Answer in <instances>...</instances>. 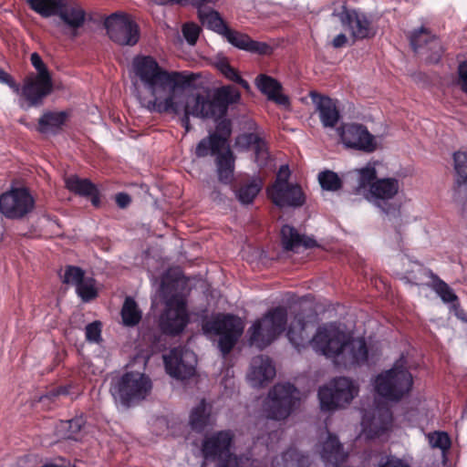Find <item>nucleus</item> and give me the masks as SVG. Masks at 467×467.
Segmentation results:
<instances>
[{
    "mask_svg": "<svg viewBox=\"0 0 467 467\" xmlns=\"http://www.w3.org/2000/svg\"><path fill=\"white\" fill-rule=\"evenodd\" d=\"M132 93L140 105L158 113L183 114L182 125L190 130V116L217 119L223 106L210 102L208 94L186 87L191 78L161 67L150 56H136L130 69Z\"/></svg>",
    "mask_w": 467,
    "mask_h": 467,
    "instance_id": "obj_1",
    "label": "nucleus"
},
{
    "mask_svg": "<svg viewBox=\"0 0 467 467\" xmlns=\"http://www.w3.org/2000/svg\"><path fill=\"white\" fill-rule=\"evenodd\" d=\"M310 343L317 352L333 358L337 365L348 367L361 364L368 358L365 340L352 338L334 324L318 327Z\"/></svg>",
    "mask_w": 467,
    "mask_h": 467,
    "instance_id": "obj_2",
    "label": "nucleus"
},
{
    "mask_svg": "<svg viewBox=\"0 0 467 467\" xmlns=\"http://www.w3.org/2000/svg\"><path fill=\"white\" fill-rule=\"evenodd\" d=\"M30 8L43 17L57 16L63 32L74 37L84 25L86 13L81 5L74 0H26Z\"/></svg>",
    "mask_w": 467,
    "mask_h": 467,
    "instance_id": "obj_3",
    "label": "nucleus"
},
{
    "mask_svg": "<svg viewBox=\"0 0 467 467\" xmlns=\"http://www.w3.org/2000/svg\"><path fill=\"white\" fill-rule=\"evenodd\" d=\"M152 389L150 379L139 371H128L115 377L110 382V394L115 401L124 406H130L146 399Z\"/></svg>",
    "mask_w": 467,
    "mask_h": 467,
    "instance_id": "obj_4",
    "label": "nucleus"
},
{
    "mask_svg": "<svg viewBox=\"0 0 467 467\" xmlns=\"http://www.w3.org/2000/svg\"><path fill=\"white\" fill-rule=\"evenodd\" d=\"M412 386V376L405 368V361L400 358L393 367L379 374L375 379L377 393L389 400H399L407 394Z\"/></svg>",
    "mask_w": 467,
    "mask_h": 467,
    "instance_id": "obj_5",
    "label": "nucleus"
},
{
    "mask_svg": "<svg viewBox=\"0 0 467 467\" xmlns=\"http://www.w3.org/2000/svg\"><path fill=\"white\" fill-rule=\"evenodd\" d=\"M286 316L285 308L275 307L254 321L248 329L250 344L261 349L269 346L284 331Z\"/></svg>",
    "mask_w": 467,
    "mask_h": 467,
    "instance_id": "obj_6",
    "label": "nucleus"
},
{
    "mask_svg": "<svg viewBox=\"0 0 467 467\" xmlns=\"http://www.w3.org/2000/svg\"><path fill=\"white\" fill-rule=\"evenodd\" d=\"M243 320L233 315H217L206 321L202 329L219 337L218 347L223 355L230 353L244 332Z\"/></svg>",
    "mask_w": 467,
    "mask_h": 467,
    "instance_id": "obj_7",
    "label": "nucleus"
},
{
    "mask_svg": "<svg viewBox=\"0 0 467 467\" xmlns=\"http://www.w3.org/2000/svg\"><path fill=\"white\" fill-rule=\"evenodd\" d=\"M299 402V391L290 383L276 384L269 391L264 403L268 419L283 420L290 416Z\"/></svg>",
    "mask_w": 467,
    "mask_h": 467,
    "instance_id": "obj_8",
    "label": "nucleus"
},
{
    "mask_svg": "<svg viewBox=\"0 0 467 467\" xmlns=\"http://www.w3.org/2000/svg\"><path fill=\"white\" fill-rule=\"evenodd\" d=\"M290 171L287 165H282L275 182L267 189L268 197L278 207H300L306 198L301 187L288 182Z\"/></svg>",
    "mask_w": 467,
    "mask_h": 467,
    "instance_id": "obj_9",
    "label": "nucleus"
},
{
    "mask_svg": "<svg viewBox=\"0 0 467 467\" xmlns=\"http://www.w3.org/2000/svg\"><path fill=\"white\" fill-rule=\"evenodd\" d=\"M358 391L355 383L348 378H338L330 382L328 386L319 389L318 397L321 409L333 410L348 405Z\"/></svg>",
    "mask_w": 467,
    "mask_h": 467,
    "instance_id": "obj_10",
    "label": "nucleus"
},
{
    "mask_svg": "<svg viewBox=\"0 0 467 467\" xmlns=\"http://www.w3.org/2000/svg\"><path fill=\"white\" fill-rule=\"evenodd\" d=\"M232 435L229 431H219L207 438L202 445V452L206 459L218 458V467H247L243 459H237L230 452Z\"/></svg>",
    "mask_w": 467,
    "mask_h": 467,
    "instance_id": "obj_11",
    "label": "nucleus"
},
{
    "mask_svg": "<svg viewBox=\"0 0 467 467\" xmlns=\"http://www.w3.org/2000/svg\"><path fill=\"white\" fill-rule=\"evenodd\" d=\"M34 207L35 200L26 188H12L0 194V213L8 219H22Z\"/></svg>",
    "mask_w": 467,
    "mask_h": 467,
    "instance_id": "obj_12",
    "label": "nucleus"
},
{
    "mask_svg": "<svg viewBox=\"0 0 467 467\" xmlns=\"http://www.w3.org/2000/svg\"><path fill=\"white\" fill-rule=\"evenodd\" d=\"M189 322L186 301L183 296L175 295L165 302V310L160 317L161 330L169 335H178Z\"/></svg>",
    "mask_w": 467,
    "mask_h": 467,
    "instance_id": "obj_13",
    "label": "nucleus"
},
{
    "mask_svg": "<svg viewBox=\"0 0 467 467\" xmlns=\"http://www.w3.org/2000/svg\"><path fill=\"white\" fill-rule=\"evenodd\" d=\"M109 38L120 46H134L140 38L137 24L124 14H112L105 20Z\"/></svg>",
    "mask_w": 467,
    "mask_h": 467,
    "instance_id": "obj_14",
    "label": "nucleus"
},
{
    "mask_svg": "<svg viewBox=\"0 0 467 467\" xmlns=\"http://www.w3.org/2000/svg\"><path fill=\"white\" fill-rule=\"evenodd\" d=\"M52 91L51 75L31 73L25 78L22 87L19 86V92L16 93L27 103V107H38Z\"/></svg>",
    "mask_w": 467,
    "mask_h": 467,
    "instance_id": "obj_15",
    "label": "nucleus"
},
{
    "mask_svg": "<svg viewBox=\"0 0 467 467\" xmlns=\"http://www.w3.org/2000/svg\"><path fill=\"white\" fill-rule=\"evenodd\" d=\"M166 371L172 378L185 379L195 373V354L186 348H173L163 357Z\"/></svg>",
    "mask_w": 467,
    "mask_h": 467,
    "instance_id": "obj_16",
    "label": "nucleus"
},
{
    "mask_svg": "<svg viewBox=\"0 0 467 467\" xmlns=\"http://www.w3.org/2000/svg\"><path fill=\"white\" fill-rule=\"evenodd\" d=\"M392 424V415L389 408L377 407L365 413L362 419V432L368 439L382 435Z\"/></svg>",
    "mask_w": 467,
    "mask_h": 467,
    "instance_id": "obj_17",
    "label": "nucleus"
},
{
    "mask_svg": "<svg viewBox=\"0 0 467 467\" xmlns=\"http://www.w3.org/2000/svg\"><path fill=\"white\" fill-rule=\"evenodd\" d=\"M340 137L343 143L349 148L371 152L376 149L375 138L368 130L358 124H347L341 129Z\"/></svg>",
    "mask_w": 467,
    "mask_h": 467,
    "instance_id": "obj_18",
    "label": "nucleus"
},
{
    "mask_svg": "<svg viewBox=\"0 0 467 467\" xmlns=\"http://www.w3.org/2000/svg\"><path fill=\"white\" fill-rule=\"evenodd\" d=\"M275 376L272 360L265 356L254 357L247 373V380L254 388H262L270 383Z\"/></svg>",
    "mask_w": 467,
    "mask_h": 467,
    "instance_id": "obj_19",
    "label": "nucleus"
},
{
    "mask_svg": "<svg viewBox=\"0 0 467 467\" xmlns=\"http://www.w3.org/2000/svg\"><path fill=\"white\" fill-rule=\"evenodd\" d=\"M317 451L325 462L333 465L343 462L348 457V453L344 451L337 438L329 432L320 435Z\"/></svg>",
    "mask_w": 467,
    "mask_h": 467,
    "instance_id": "obj_20",
    "label": "nucleus"
},
{
    "mask_svg": "<svg viewBox=\"0 0 467 467\" xmlns=\"http://www.w3.org/2000/svg\"><path fill=\"white\" fill-rule=\"evenodd\" d=\"M410 39L415 52H420L425 45L427 46V49L431 51L427 59L431 63H437L440 60L442 54L441 43L426 28L420 27L419 30H415L411 33Z\"/></svg>",
    "mask_w": 467,
    "mask_h": 467,
    "instance_id": "obj_21",
    "label": "nucleus"
},
{
    "mask_svg": "<svg viewBox=\"0 0 467 467\" xmlns=\"http://www.w3.org/2000/svg\"><path fill=\"white\" fill-rule=\"evenodd\" d=\"M310 96L318 112L322 125L325 128H334L340 119L336 101L328 97L320 96L315 92H312Z\"/></svg>",
    "mask_w": 467,
    "mask_h": 467,
    "instance_id": "obj_22",
    "label": "nucleus"
},
{
    "mask_svg": "<svg viewBox=\"0 0 467 467\" xmlns=\"http://www.w3.org/2000/svg\"><path fill=\"white\" fill-rule=\"evenodd\" d=\"M398 180L392 178L376 180L364 197L376 205L380 206L381 202L392 199L399 192Z\"/></svg>",
    "mask_w": 467,
    "mask_h": 467,
    "instance_id": "obj_23",
    "label": "nucleus"
},
{
    "mask_svg": "<svg viewBox=\"0 0 467 467\" xmlns=\"http://www.w3.org/2000/svg\"><path fill=\"white\" fill-rule=\"evenodd\" d=\"M333 16H337L342 25L349 27L354 38L363 39L370 36L371 30L368 21L355 11H349L343 7L342 12L338 14L334 13Z\"/></svg>",
    "mask_w": 467,
    "mask_h": 467,
    "instance_id": "obj_24",
    "label": "nucleus"
},
{
    "mask_svg": "<svg viewBox=\"0 0 467 467\" xmlns=\"http://www.w3.org/2000/svg\"><path fill=\"white\" fill-rule=\"evenodd\" d=\"M223 36L239 49L259 55H266L271 52V47L266 43L254 41L247 35L232 30L228 26Z\"/></svg>",
    "mask_w": 467,
    "mask_h": 467,
    "instance_id": "obj_25",
    "label": "nucleus"
},
{
    "mask_svg": "<svg viewBox=\"0 0 467 467\" xmlns=\"http://www.w3.org/2000/svg\"><path fill=\"white\" fill-rule=\"evenodd\" d=\"M235 146L243 150L252 149L254 150L255 161L259 166L266 164L269 154L265 140L259 133L250 132L239 135L235 140Z\"/></svg>",
    "mask_w": 467,
    "mask_h": 467,
    "instance_id": "obj_26",
    "label": "nucleus"
},
{
    "mask_svg": "<svg viewBox=\"0 0 467 467\" xmlns=\"http://www.w3.org/2000/svg\"><path fill=\"white\" fill-rule=\"evenodd\" d=\"M255 84L268 99L280 106L287 107L289 105V99L282 93V86L276 79L266 75H259L255 79Z\"/></svg>",
    "mask_w": 467,
    "mask_h": 467,
    "instance_id": "obj_27",
    "label": "nucleus"
},
{
    "mask_svg": "<svg viewBox=\"0 0 467 467\" xmlns=\"http://www.w3.org/2000/svg\"><path fill=\"white\" fill-rule=\"evenodd\" d=\"M67 118L66 111H46L39 118L36 129L45 135L56 134L62 130Z\"/></svg>",
    "mask_w": 467,
    "mask_h": 467,
    "instance_id": "obj_28",
    "label": "nucleus"
},
{
    "mask_svg": "<svg viewBox=\"0 0 467 467\" xmlns=\"http://www.w3.org/2000/svg\"><path fill=\"white\" fill-rule=\"evenodd\" d=\"M309 322L310 319L308 316L306 317L303 313H298L289 324L287 337L296 348L304 347L307 342L308 334L306 332V327Z\"/></svg>",
    "mask_w": 467,
    "mask_h": 467,
    "instance_id": "obj_29",
    "label": "nucleus"
},
{
    "mask_svg": "<svg viewBox=\"0 0 467 467\" xmlns=\"http://www.w3.org/2000/svg\"><path fill=\"white\" fill-rule=\"evenodd\" d=\"M230 135V130L227 129L224 136L213 133L209 137L202 139L196 146L195 154L199 158L209 154L217 156L226 147L227 137Z\"/></svg>",
    "mask_w": 467,
    "mask_h": 467,
    "instance_id": "obj_30",
    "label": "nucleus"
},
{
    "mask_svg": "<svg viewBox=\"0 0 467 467\" xmlns=\"http://www.w3.org/2000/svg\"><path fill=\"white\" fill-rule=\"evenodd\" d=\"M215 165L219 182L230 184L234 180V156L228 147L216 156Z\"/></svg>",
    "mask_w": 467,
    "mask_h": 467,
    "instance_id": "obj_31",
    "label": "nucleus"
},
{
    "mask_svg": "<svg viewBox=\"0 0 467 467\" xmlns=\"http://www.w3.org/2000/svg\"><path fill=\"white\" fill-rule=\"evenodd\" d=\"M67 189L70 192L82 196L91 197V202L95 206L99 203L97 187L88 179H81L77 175H70L65 178Z\"/></svg>",
    "mask_w": 467,
    "mask_h": 467,
    "instance_id": "obj_32",
    "label": "nucleus"
},
{
    "mask_svg": "<svg viewBox=\"0 0 467 467\" xmlns=\"http://www.w3.org/2000/svg\"><path fill=\"white\" fill-rule=\"evenodd\" d=\"M281 239L285 250H295L300 246L311 248L317 245L313 238L301 235L294 227L289 225H284L281 229Z\"/></svg>",
    "mask_w": 467,
    "mask_h": 467,
    "instance_id": "obj_33",
    "label": "nucleus"
},
{
    "mask_svg": "<svg viewBox=\"0 0 467 467\" xmlns=\"http://www.w3.org/2000/svg\"><path fill=\"white\" fill-rule=\"evenodd\" d=\"M190 425L192 430L202 431L213 422L212 415V406L205 402L204 400L194 407L190 414Z\"/></svg>",
    "mask_w": 467,
    "mask_h": 467,
    "instance_id": "obj_34",
    "label": "nucleus"
},
{
    "mask_svg": "<svg viewBox=\"0 0 467 467\" xmlns=\"http://www.w3.org/2000/svg\"><path fill=\"white\" fill-rule=\"evenodd\" d=\"M198 16L202 26L223 35L227 26L221 18L219 14L208 7L200 8Z\"/></svg>",
    "mask_w": 467,
    "mask_h": 467,
    "instance_id": "obj_35",
    "label": "nucleus"
},
{
    "mask_svg": "<svg viewBox=\"0 0 467 467\" xmlns=\"http://www.w3.org/2000/svg\"><path fill=\"white\" fill-rule=\"evenodd\" d=\"M122 323L126 327H135L140 323L142 317V312L139 308L136 301L131 297H127L121 308Z\"/></svg>",
    "mask_w": 467,
    "mask_h": 467,
    "instance_id": "obj_36",
    "label": "nucleus"
},
{
    "mask_svg": "<svg viewBox=\"0 0 467 467\" xmlns=\"http://www.w3.org/2000/svg\"><path fill=\"white\" fill-rule=\"evenodd\" d=\"M263 187L260 179L255 178L240 185L236 192V197L243 204L251 203Z\"/></svg>",
    "mask_w": 467,
    "mask_h": 467,
    "instance_id": "obj_37",
    "label": "nucleus"
},
{
    "mask_svg": "<svg viewBox=\"0 0 467 467\" xmlns=\"http://www.w3.org/2000/svg\"><path fill=\"white\" fill-rule=\"evenodd\" d=\"M429 275V271L420 264L408 260V268L405 271L404 276L407 282L415 285H421L425 284Z\"/></svg>",
    "mask_w": 467,
    "mask_h": 467,
    "instance_id": "obj_38",
    "label": "nucleus"
},
{
    "mask_svg": "<svg viewBox=\"0 0 467 467\" xmlns=\"http://www.w3.org/2000/svg\"><path fill=\"white\" fill-rule=\"evenodd\" d=\"M359 178L358 185L356 188L357 194L365 195L369 190L370 185L376 181V169L374 166L368 164L366 167L358 170Z\"/></svg>",
    "mask_w": 467,
    "mask_h": 467,
    "instance_id": "obj_39",
    "label": "nucleus"
},
{
    "mask_svg": "<svg viewBox=\"0 0 467 467\" xmlns=\"http://www.w3.org/2000/svg\"><path fill=\"white\" fill-rule=\"evenodd\" d=\"M239 99L240 93L233 87L227 86L222 88L219 90L217 98H210V102H217L223 106V112L219 116H217V118H220L226 112L228 105L237 102Z\"/></svg>",
    "mask_w": 467,
    "mask_h": 467,
    "instance_id": "obj_40",
    "label": "nucleus"
},
{
    "mask_svg": "<svg viewBox=\"0 0 467 467\" xmlns=\"http://www.w3.org/2000/svg\"><path fill=\"white\" fill-rule=\"evenodd\" d=\"M85 423L82 417L75 418L69 420L62 421L60 423V431H63V436L67 439H77V434L81 431Z\"/></svg>",
    "mask_w": 467,
    "mask_h": 467,
    "instance_id": "obj_41",
    "label": "nucleus"
},
{
    "mask_svg": "<svg viewBox=\"0 0 467 467\" xmlns=\"http://www.w3.org/2000/svg\"><path fill=\"white\" fill-rule=\"evenodd\" d=\"M283 467H308L307 457L299 453L296 450L287 451L281 458Z\"/></svg>",
    "mask_w": 467,
    "mask_h": 467,
    "instance_id": "obj_42",
    "label": "nucleus"
},
{
    "mask_svg": "<svg viewBox=\"0 0 467 467\" xmlns=\"http://www.w3.org/2000/svg\"><path fill=\"white\" fill-rule=\"evenodd\" d=\"M318 181L322 189L327 191H337L342 182L337 174L331 171H322L318 175Z\"/></svg>",
    "mask_w": 467,
    "mask_h": 467,
    "instance_id": "obj_43",
    "label": "nucleus"
},
{
    "mask_svg": "<svg viewBox=\"0 0 467 467\" xmlns=\"http://www.w3.org/2000/svg\"><path fill=\"white\" fill-rule=\"evenodd\" d=\"M76 288L78 295L83 301L87 302L97 296V289L93 278L84 277Z\"/></svg>",
    "mask_w": 467,
    "mask_h": 467,
    "instance_id": "obj_44",
    "label": "nucleus"
},
{
    "mask_svg": "<svg viewBox=\"0 0 467 467\" xmlns=\"http://www.w3.org/2000/svg\"><path fill=\"white\" fill-rule=\"evenodd\" d=\"M84 277V272L79 267L67 266L65 271L63 282L77 287Z\"/></svg>",
    "mask_w": 467,
    "mask_h": 467,
    "instance_id": "obj_45",
    "label": "nucleus"
},
{
    "mask_svg": "<svg viewBox=\"0 0 467 467\" xmlns=\"http://www.w3.org/2000/svg\"><path fill=\"white\" fill-rule=\"evenodd\" d=\"M101 327L99 321H94L87 325L85 327L86 340L89 343H99L102 340Z\"/></svg>",
    "mask_w": 467,
    "mask_h": 467,
    "instance_id": "obj_46",
    "label": "nucleus"
},
{
    "mask_svg": "<svg viewBox=\"0 0 467 467\" xmlns=\"http://www.w3.org/2000/svg\"><path fill=\"white\" fill-rule=\"evenodd\" d=\"M454 168L457 172V178L455 180L456 191L458 192V180L461 177H467L464 173L463 169L467 167V152L458 151L453 155Z\"/></svg>",
    "mask_w": 467,
    "mask_h": 467,
    "instance_id": "obj_47",
    "label": "nucleus"
},
{
    "mask_svg": "<svg viewBox=\"0 0 467 467\" xmlns=\"http://www.w3.org/2000/svg\"><path fill=\"white\" fill-rule=\"evenodd\" d=\"M215 66L225 78L232 81H234L238 75V72L231 67L229 61L224 57L218 58L215 62Z\"/></svg>",
    "mask_w": 467,
    "mask_h": 467,
    "instance_id": "obj_48",
    "label": "nucleus"
},
{
    "mask_svg": "<svg viewBox=\"0 0 467 467\" xmlns=\"http://www.w3.org/2000/svg\"><path fill=\"white\" fill-rule=\"evenodd\" d=\"M200 31V27L193 23H187L182 26L183 36L191 46L195 45L199 37Z\"/></svg>",
    "mask_w": 467,
    "mask_h": 467,
    "instance_id": "obj_49",
    "label": "nucleus"
},
{
    "mask_svg": "<svg viewBox=\"0 0 467 467\" xmlns=\"http://www.w3.org/2000/svg\"><path fill=\"white\" fill-rule=\"evenodd\" d=\"M430 442L432 447L440 448L442 451L447 450L451 445L450 438L445 432H435L430 437Z\"/></svg>",
    "mask_w": 467,
    "mask_h": 467,
    "instance_id": "obj_50",
    "label": "nucleus"
},
{
    "mask_svg": "<svg viewBox=\"0 0 467 467\" xmlns=\"http://www.w3.org/2000/svg\"><path fill=\"white\" fill-rule=\"evenodd\" d=\"M379 467H411L408 462L393 455L382 457Z\"/></svg>",
    "mask_w": 467,
    "mask_h": 467,
    "instance_id": "obj_51",
    "label": "nucleus"
},
{
    "mask_svg": "<svg viewBox=\"0 0 467 467\" xmlns=\"http://www.w3.org/2000/svg\"><path fill=\"white\" fill-rule=\"evenodd\" d=\"M457 85L463 92L467 93V61L459 65Z\"/></svg>",
    "mask_w": 467,
    "mask_h": 467,
    "instance_id": "obj_52",
    "label": "nucleus"
},
{
    "mask_svg": "<svg viewBox=\"0 0 467 467\" xmlns=\"http://www.w3.org/2000/svg\"><path fill=\"white\" fill-rule=\"evenodd\" d=\"M30 60L33 67L37 71L36 74L50 75V73L47 70V67H46L45 63L43 62L42 58L37 53L31 54Z\"/></svg>",
    "mask_w": 467,
    "mask_h": 467,
    "instance_id": "obj_53",
    "label": "nucleus"
},
{
    "mask_svg": "<svg viewBox=\"0 0 467 467\" xmlns=\"http://www.w3.org/2000/svg\"><path fill=\"white\" fill-rule=\"evenodd\" d=\"M438 293L445 302H453L456 299V296L451 289L444 283L438 285Z\"/></svg>",
    "mask_w": 467,
    "mask_h": 467,
    "instance_id": "obj_54",
    "label": "nucleus"
},
{
    "mask_svg": "<svg viewBox=\"0 0 467 467\" xmlns=\"http://www.w3.org/2000/svg\"><path fill=\"white\" fill-rule=\"evenodd\" d=\"M0 83L6 84L14 90V92H19V85L15 81L11 75L2 68H0Z\"/></svg>",
    "mask_w": 467,
    "mask_h": 467,
    "instance_id": "obj_55",
    "label": "nucleus"
},
{
    "mask_svg": "<svg viewBox=\"0 0 467 467\" xmlns=\"http://www.w3.org/2000/svg\"><path fill=\"white\" fill-rule=\"evenodd\" d=\"M115 200H116L118 206L120 208L127 207L131 202L130 195L127 193H124V192L118 193L116 195Z\"/></svg>",
    "mask_w": 467,
    "mask_h": 467,
    "instance_id": "obj_56",
    "label": "nucleus"
},
{
    "mask_svg": "<svg viewBox=\"0 0 467 467\" xmlns=\"http://www.w3.org/2000/svg\"><path fill=\"white\" fill-rule=\"evenodd\" d=\"M214 1L215 0H182V2H189L192 5H193L194 6H196L198 8V11H199L200 8H204L205 5L213 3Z\"/></svg>",
    "mask_w": 467,
    "mask_h": 467,
    "instance_id": "obj_57",
    "label": "nucleus"
},
{
    "mask_svg": "<svg viewBox=\"0 0 467 467\" xmlns=\"http://www.w3.org/2000/svg\"><path fill=\"white\" fill-rule=\"evenodd\" d=\"M347 36L344 34L337 35L332 41L334 47L338 48L343 47L347 43Z\"/></svg>",
    "mask_w": 467,
    "mask_h": 467,
    "instance_id": "obj_58",
    "label": "nucleus"
},
{
    "mask_svg": "<svg viewBox=\"0 0 467 467\" xmlns=\"http://www.w3.org/2000/svg\"><path fill=\"white\" fill-rule=\"evenodd\" d=\"M467 192V176L461 177L458 180V192Z\"/></svg>",
    "mask_w": 467,
    "mask_h": 467,
    "instance_id": "obj_59",
    "label": "nucleus"
},
{
    "mask_svg": "<svg viewBox=\"0 0 467 467\" xmlns=\"http://www.w3.org/2000/svg\"><path fill=\"white\" fill-rule=\"evenodd\" d=\"M234 82H236V83L240 84L246 90L250 89V85L248 84V82L246 80L243 79L239 76V74L236 76V78H234Z\"/></svg>",
    "mask_w": 467,
    "mask_h": 467,
    "instance_id": "obj_60",
    "label": "nucleus"
},
{
    "mask_svg": "<svg viewBox=\"0 0 467 467\" xmlns=\"http://www.w3.org/2000/svg\"><path fill=\"white\" fill-rule=\"evenodd\" d=\"M68 394V387H60L57 390L51 393L52 396L58 395H67Z\"/></svg>",
    "mask_w": 467,
    "mask_h": 467,
    "instance_id": "obj_61",
    "label": "nucleus"
},
{
    "mask_svg": "<svg viewBox=\"0 0 467 467\" xmlns=\"http://www.w3.org/2000/svg\"><path fill=\"white\" fill-rule=\"evenodd\" d=\"M43 467H69V466H66V465H58V464H55V463H50V464H46V465H44Z\"/></svg>",
    "mask_w": 467,
    "mask_h": 467,
    "instance_id": "obj_62",
    "label": "nucleus"
},
{
    "mask_svg": "<svg viewBox=\"0 0 467 467\" xmlns=\"http://www.w3.org/2000/svg\"><path fill=\"white\" fill-rule=\"evenodd\" d=\"M212 198H213L214 201H215V200L220 199V194H219V192H213L212 193Z\"/></svg>",
    "mask_w": 467,
    "mask_h": 467,
    "instance_id": "obj_63",
    "label": "nucleus"
},
{
    "mask_svg": "<svg viewBox=\"0 0 467 467\" xmlns=\"http://www.w3.org/2000/svg\"><path fill=\"white\" fill-rule=\"evenodd\" d=\"M163 289H164V283L162 282V284H161V290L163 291Z\"/></svg>",
    "mask_w": 467,
    "mask_h": 467,
    "instance_id": "obj_64",
    "label": "nucleus"
}]
</instances>
